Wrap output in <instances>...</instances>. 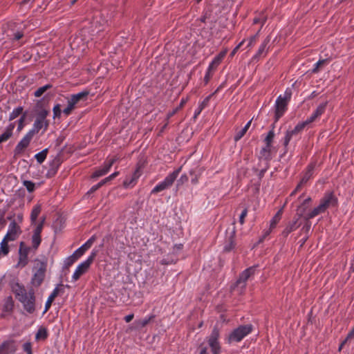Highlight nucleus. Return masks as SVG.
Masks as SVG:
<instances>
[{
	"label": "nucleus",
	"mask_w": 354,
	"mask_h": 354,
	"mask_svg": "<svg viewBox=\"0 0 354 354\" xmlns=\"http://www.w3.org/2000/svg\"><path fill=\"white\" fill-rule=\"evenodd\" d=\"M312 123L311 122L309 121L308 119H307L306 121H304V122H299L298 123L295 127V129L298 132V133H300L301 131L304 130V129L309 124Z\"/></svg>",
	"instance_id": "09e8293b"
},
{
	"label": "nucleus",
	"mask_w": 354,
	"mask_h": 354,
	"mask_svg": "<svg viewBox=\"0 0 354 354\" xmlns=\"http://www.w3.org/2000/svg\"><path fill=\"white\" fill-rule=\"evenodd\" d=\"M308 208V205L305 204L304 202L297 207V213L295 216L299 219L304 216L306 209Z\"/></svg>",
	"instance_id": "79ce46f5"
},
{
	"label": "nucleus",
	"mask_w": 354,
	"mask_h": 354,
	"mask_svg": "<svg viewBox=\"0 0 354 354\" xmlns=\"http://www.w3.org/2000/svg\"><path fill=\"white\" fill-rule=\"evenodd\" d=\"M310 227H311V223L309 221V220H306V222L305 223L304 225L301 228V232H304L308 235V234L310 232Z\"/></svg>",
	"instance_id": "6e6d98bb"
},
{
	"label": "nucleus",
	"mask_w": 354,
	"mask_h": 354,
	"mask_svg": "<svg viewBox=\"0 0 354 354\" xmlns=\"http://www.w3.org/2000/svg\"><path fill=\"white\" fill-rule=\"evenodd\" d=\"M15 127V122H12V123H10L8 124V126L6 128V132L8 133L9 134H10L11 136H12L13 134V130Z\"/></svg>",
	"instance_id": "774afa93"
},
{
	"label": "nucleus",
	"mask_w": 354,
	"mask_h": 354,
	"mask_svg": "<svg viewBox=\"0 0 354 354\" xmlns=\"http://www.w3.org/2000/svg\"><path fill=\"white\" fill-rule=\"evenodd\" d=\"M272 160L271 156V147H268L266 145L263 147L260 151V154L259 156V166H261V163L268 162L270 163V161Z\"/></svg>",
	"instance_id": "6ab92c4d"
},
{
	"label": "nucleus",
	"mask_w": 354,
	"mask_h": 354,
	"mask_svg": "<svg viewBox=\"0 0 354 354\" xmlns=\"http://www.w3.org/2000/svg\"><path fill=\"white\" fill-rule=\"evenodd\" d=\"M182 166L175 169L173 172L169 174L163 181L158 183L151 191V194H157L163 190L167 189L172 186L174 181L176 180L180 172L181 171Z\"/></svg>",
	"instance_id": "20e7f679"
},
{
	"label": "nucleus",
	"mask_w": 354,
	"mask_h": 354,
	"mask_svg": "<svg viewBox=\"0 0 354 354\" xmlns=\"http://www.w3.org/2000/svg\"><path fill=\"white\" fill-rule=\"evenodd\" d=\"M10 288L18 301L24 295H26V290L24 286L20 284L18 281H12Z\"/></svg>",
	"instance_id": "dca6fc26"
},
{
	"label": "nucleus",
	"mask_w": 354,
	"mask_h": 354,
	"mask_svg": "<svg viewBox=\"0 0 354 354\" xmlns=\"http://www.w3.org/2000/svg\"><path fill=\"white\" fill-rule=\"evenodd\" d=\"M325 209L319 205L317 207H315L311 212H310L308 214H306L304 218L306 220H309L317 216L321 213H324Z\"/></svg>",
	"instance_id": "7c9ffc66"
},
{
	"label": "nucleus",
	"mask_w": 354,
	"mask_h": 354,
	"mask_svg": "<svg viewBox=\"0 0 354 354\" xmlns=\"http://www.w3.org/2000/svg\"><path fill=\"white\" fill-rule=\"evenodd\" d=\"M155 317V315H151L149 317H145V319H136L134 322L136 329L139 330L145 327L149 323L153 321Z\"/></svg>",
	"instance_id": "a878e982"
},
{
	"label": "nucleus",
	"mask_w": 354,
	"mask_h": 354,
	"mask_svg": "<svg viewBox=\"0 0 354 354\" xmlns=\"http://www.w3.org/2000/svg\"><path fill=\"white\" fill-rule=\"evenodd\" d=\"M53 88V84H47L43 86L38 88L33 93L35 97H40L45 93H48L47 91Z\"/></svg>",
	"instance_id": "473e14b6"
},
{
	"label": "nucleus",
	"mask_w": 354,
	"mask_h": 354,
	"mask_svg": "<svg viewBox=\"0 0 354 354\" xmlns=\"http://www.w3.org/2000/svg\"><path fill=\"white\" fill-rule=\"evenodd\" d=\"M64 285L62 283H59L51 292V294L49 295L46 304H45V309L43 312V314L46 313L50 308L53 302L54 301L55 299L59 295L60 292H64Z\"/></svg>",
	"instance_id": "4468645a"
},
{
	"label": "nucleus",
	"mask_w": 354,
	"mask_h": 354,
	"mask_svg": "<svg viewBox=\"0 0 354 354\" xmlns=\"http://www.w3.org/2000/svg\"><path fill=\"white\" fill-rule=\"evenodd\" d=\"M221 86H222L221 85L219 87L217 88V89L213 93L210 94L209 95H208L203 100V101L199 105V107H201V110H203L204 108H205L208 105V103H209V100L212 97V96H213L214 94H216L219 91V89L221 88Z\"/></svg>",
	"instance_id": "c03bdc74"
},
{
	"label": "nucleus",
	"mask_w": 354,
	"mask_h": 354,
	"mask_svg": "<svg viewBox=\"0 0 354 354\" xmlns=\"http://www.w3.org/2000/svg\"><path fill=\"white\" fill-rule=\"evenodd\" d=\"M31 248H24L23 250H19V261L18 266L24 268L28 263V253L31 250Z\"/></svg>",
	"instance_id": "412c9836"
},
{
	"label": "nucleus",
	"mask_w": 354,
	"mask_h": 354,
	"mask_svg": "<svg viewBox=\"0 0 354 354\" xmlns=\"http://www.w3.org/2000/svg\"><path fill=\"white\" fill-rule=\"evenodd\" d=\"M189 180L188 176L187 174H183L180 178L177 180L176 187H178L183 184L187 183Z\"/></svg>",
	"instance_id": "5fc2aeb1"
},
{
	"label": "nucleus",
	"mask_w": 354,
	"mask_h": 354,
	"mask_svg": "<svg viewBox=\"0 0 354 354\" xmlns=\"http://www.w3.org/2000/svg\"><path fill=\"white\" fill-rule=\"evenodd\" d=\"M48 153V149L46 148V149H43L41 151L35 154V158L37 160V162L39 164L43 163L47 157Z\"/></svg>",
	"instance_id": "4c0bfd02"
},
{
	"label": "nucleus",
	"mask_w": 354,
	"mask_h": 354,
	"mask_svg": "<svg viewBox=\"0 0 354 354\" xmlns=\"http://www.w3.org/2000/svg\"><path fill=\"white\" fill-rule=\"evenodd\" d=\"M14 308V300L12 296H8L5 299L3 304V310L7 313L12 311Z\"/></svg>",
	"instance_id": "2f4dec72"
},
{
	"label": "nucleus",
	"mask_w": 354,
	"mask_h": 354,
	"mask_svg": "<svg viewBox=\"0 0 354 354\" xmlns=\"http://www.w3.org/2000/svg\"><path fill=\"white\" fill-rule=\"evenodd\" d=\"M97 254V250H93L88 259L84 262L81 263L76 268L73 275V279L74 281L78 280L82 275L87 272L90 266L93 263Z\"/></svg>",
	"instance_id": "423d86ee"
},
{
	"label": "nucleus",
	"mask_w": 354,
	"mask_h": 354,
	"mask_svg": "<svg viewBox=\"0 0 354 354\" xmlns=\"http://www.w3.org/2000/svg\"><path fill=\"white\" fill-rule=\"evenodd\" d=\"M50 111H44L41 113L39 115H36V119L33 124V127L29 131L32 133L34 136L39 133V131L43 129V123L44 122V119L48 115Z\"/></svg>",
	"instance_id": "f8f14e48"
},
{
	"label": "nucleus",
	"mask_w": 354,
	"mask_h": 354,
	"mask_svg": "<svg viewBox=\"0 0 354 354\" xmlns=\"http://www.w3.org/2000/svg\"><path fill=\"white\" fill-rule=\"evenodd\" d=\"M292 136L288 133V131H287L286 133V136H285V138H284V142H283V145L285 147V148H286L292 138Z\"/></svg>",
	"instance_id": "338daca9"
},
{
	"label": "nucleus",
	"mask_w": 354,
	"mask_h": 354,
	"mask_svg": "<svg viewBox=\"0 0 354 354\" xmlns=\"http://www.w3.org/2000/svg\"><path fill=\"white\" fill-rule=\"evenodd\" d=\"M28 115V111H24V113H23L22 115L19 118V119L17 120V131L20 132L25 127V121L26 119V117Z\"/></svg>",
	"instance_id": "ea45409f"
},
{
	"label": "nucleus",
	"mask_w": 354,
	"mask_h": 354,
	"mask_svg": "<svg viewBox=\"0 0 354 354\" xmlns=\"http://www.w3.org/2000/svg\"><path fill=\"white\" fill-rule=\"evenodd\" d=\"M78 258L79 257L73 252L72 255L66 259L64 268L68 269L78 259Z\"/></svg>",
	"instance_id": "58836bf2"
},
{
	"label": "nucleus",
	"mask_w": 354,
	"mask_h": 354,
	"mask_svg": "<svg viewBox=\"0 0 354 354\" xmlns=\"http://www.w3.org/2000/svg\"><path fill=\"white\" fill-rule=\"evenodd\" d=\"M259 31H260V30L254 35L250 37L249 43L248 45V47L253 46V44L257 41V39L259 37Z\"/></svg>",
	"instance_id": "e2e57ef3"
},
{
	"label": "nucleus",
	"mask_w": 354,
	"mask_h": 354,
	"mask_svg": "<svg viewBox=\"0 0 354 354\" xmlns=\"http://www.w3.org/2000/svg\"><path fill=\"white\" fill-rule=\"evenodd\" d=\"M17 351L14 340L4 341L0 345V354L14 353Z\"/></svg>",
	"instance_id": "a211bd4d"
},
{
	"label": "nucleus",
	"mask_w": 354,
	"mask_h": 354,
	"mask_svg": "<svg viewBox=\"0 0 354 354\" xmlns=\"http://www.w3.org/2000/svg\"><path fill=\"white\" fill-rule=\"evenodd\" d=\"M234 237H235V232L233 231L232 234L228 238V243H226L224 246L223 250L225 252H229L232 249H234V248L235 246Z\"/></svg>",
	"instance_id": "72a5a7b5"
},
{
	"label": "nucleus",
	"mask_w": 354,
	"mask_h": 354,
	"mask_svg": "<svg viewBox=\"0 0 354 354\" xmlns=\"http://www.w3.org/2000/svg\"><path fill=\"white\" fill-rule=\"evenodd\" d=\"M283 213V207L277 211L275 215L273 216L272 220L270 221V229L272 230L274 228L277 224L279 222L281 218V215Z\"/></svg>",
	"instance_id": "f704fd0d"
},
{
	"label": "nucleus",
	"mask_w": 354,
	"mask_h": 354,
	"mask_svg": "<svg viewBox=\"0 0 354 354\" xmlns=\"http://www.w3.org/2000/svg\"><path fill=\"white\" fill-rule=\"evenodd\" d=\"M21 233L22 230L21 227L17 223L16 220H13L9 225L8 230L6 236L14 241L18 239Z\"/></svg>",
	"instance_id": "9b49d317"
},
{
	"label": "nucleus",
	"mask_w": 354,
	"mask_h": 354,
	"mask_svg": "<svg viewBox=\"0 0 354 354\" xmlns=\"http://www.w3.org/2000/svg\"><path fill=\"white\" fill-rule=\"evenodd\" d=\"M89 91L84 90L77 94L72 95L71 99L77 104L80 101H86L87 100Z\"/></svg>",
	"instance_id": "bb28decb"
},
{
	"label": "nucleus",
	"mask_w": 354,
	"mask_h": 354,
	"mask_svg": "<svg viewBox=\"0 0 354 354\" xmlns=\"http://www.w3.org/2000/svg\"><path fill=\"white\" fill-rule=\"evenodd\" d=\"M327 104L328 102L320 104L312 115L308 118L309 121L313 122L317 118L321 116L325 112Z\"/></svg>",
	"instance_id": "5701e85b"
},
{
	"label": "nucleus",
	"mask_w": 354,
	"mask_h": 354,
	"mask_svg": "<svg viewBox=\"0 0 354 354\" xmlns=\"http://www.w3.org/2000/svg\"><path fill=\"white\" fill-rule=\"evenodd\" d=\"M299 218L294 216L293 220L292 221H289L286 225L284 230L282 231L281 234L284 237H287L289 234L292 232L296 230L299 226L300 223H299Z\"/></svg>",
	"instance_id": "f3484780"
},
{
	"label": "nucleus",
	"mask_w": 354,
	"mask_h": 354,
	"mask_svg": "<svg viewBox=\"0 0 354 354\" xmlns=\"http://www.w3.org/2000/svg\"><path fill=\"white\" fill-rule=\"evenodd\" d=\"M274 137V133L273 130H270L268 133L267 136L264 139V142L266 143V145L268 147H272V142L273 141Z\"/></svg>",
	"instance_id": "a18cd8bd"
},
{
	"label": "nucleus",
	"mask_w": 354,
	"mask_h": 354,
	"mask_svg": "<svg viewBox=\"0 0 354 354\" xmlns=\"http://www.w3.org/2000/svg\"><path fill=\"white\" fill-rule=\"evenodd\" d=\"M12 136H11L10 134H9L7 132H4L1 135H0V144L3 142H6L8 140H9Z\"/></svg>",
	"instance_id": "0e129e2a"
},
{
	"label": "nucleus",
	"mask_w": 354,
	"mask_h": 354,
	"mask_svg": "<svg viewBox=\"0 0 354 354\" xmlns=\"http://www.w3.org/2000/svg\"><path fill=\"white\" fill-rule=\"evenodd\" d=\"M33 137L34 135L30 131L24 136L14 149V156L15 157L19 156L24 153V150L29 146Z\"/></svg>",
	"instance_id": "0eeeda50"
},
{
	"label": "nucleus",
	"mask_w": 354,
	"mask_h": 354,
	"mask_svg": "<svg viewBox=\"0 0 354 354\" xmlns=\"http://www.w3.org/2000/svg\"><path fill=\"white\" fill-rule=\"evenodd\" d=\"M259 167H261V169L259 171L258 177H259V180H261L263 178V177L264 176L265 173L269 168L270 163H268V162H264L263 164L261 163V166H259Z\"/></svg>",
	"instance_id": "49530a36"
},
{
	"label": "nucleus",
	"mask_w": 354,
	"mask_h": 354,
	"mask_svg": "<svg viewBox=\"0 0 354 354\" xmlns=\"http://www.w3.org/2000/svg\"><path fill=\"white\" fill-rule=\"evenodd\" d=\"M31 242H32L31 248H32L35 251H36L38 249V248L41 242V235L36 234L33 233L32 238H31Z\"/></svg>",
	"instance_id": "c9c22d12"
},
{
	"label": "nucleus",
	"mask_w": 354,
	"mask_h": 354,
	"mask_svg": "<svg viewBox=\"0 0 354 354\" xmlns=\"http://www.w3.org/2000/svg\"><path fill=\"white\" fill-rule=\"evenodd\" d=\"M248 207H245L243 210L242 211L240 216H239V223L241 225H243L245 222V218L248 214Z\"/></svg>",
	"instance_id": "052dcab7"
},
{
	"label": "nucleus",
	"mask_w": 354,
	"mask_h": 354,
	"mask_svg": "<svg viewBox=\"0 0 354 354\" xmlns=\"http://www.w3.org/2000/svg\"><path fill=\"white\" fill-rule=\"evenodd\" d=\"M329 62L328 59H324L319 60L313 69L312 70V73H317L319 71L320 68H322L324 65L327 64Z\"/></svg>",
	"instance_id": "37998d69"
},
{
	"label": "nucleus",
	"mask_w": 354,
	"mask_h": 354,
	"mask_svg": "<svg viewBox=\"0 0 354 354\" xmlns=\"http://www.w3.org/2000/svg\"><path fill=\"white\" fill-rule=\"evenodd\" d=\"M104 185H105L104 181L102 180L100 182H99L97 185H93L87 192L86 195H91V194L96 192L97 189H99L101 187H102Z\"/></svg>",
	"instance_id": "603ef678"
},
{
	"label": "nucleus",
	"mask_w": 354,
	"mask_h": 354,
	"mask_svg": "<svg viewBox=\"0 0 354 354\" xmlns=\"http://www.w3.org/2000/svg\"><path fill=\"white\" fill-rule=\"evenodd\" d=\"M23 349L27 353L32 352L31 342H27L24 343L23 345Z\"/></svg>",
	"instance_id": "69168bd1"
},
{
	"label": "nucleus",
	"mask_w": 354,
	"mask_h": 354,
	"mask_svg": "<svg viewBox=\"0 0 354 354\" xmlns=\"http://www.w3.org/2000/svg\"><path fill=\"white\" fill-rule=\"evenodd\" d=\"M24 113L23 106H17L14 109V110L10 113L9 115V121H12L19 117V115H22Z\"/></svg>",
	"instance_id": "e433bc0d"
},
{
	"label": "nucleus",
	"mask_w": 354,
	"mask_h": 354,
	"mask_svg": "<svg viewBox=\"0 0 354 354\" xmlns=\"http://www.w3.org/2000/svg\"><path fill=\"white\" fill-rule=\"evenodd\" d=\"M63 160L61 158L60 153H58L50 162L49 169L46 173L47 178H52L55 176L58 169Z\"/></svg>",
	"instance_id": "9d476101"
},
{
	"label": "nucleus",
	"mask_w": 354,
	"mask_h": 354,
	"mask_svg": "<svg viewBox=\"0 0 354 354\" xmlns=\"http://www.w3.org/2000/svg\"><path fill=\"white\" fill-rule=\"evenodd\" d=\"M312 123L311 122L309 121L308 119H307L306 121H304V122H299L298 123L295 127V129L298 132V133H300L301 131L304 130V129L309 124Z\"/></svg>",
	"instance_id": "8fccbe9b"
},
{
	"label": "nucleus",
	"mask_w": 354,
	"mask_h": 354,
	"mask_svg": "<svg viewBox=\"0 0 354 354\" xmlns=\"http://www.w3.org/2000/svg\"><path fill=\"white\" fill-rule=\"evenodd\" d=\"M53 95V93H47L41 99L37 100L33 109L36 115H39L44 111H49L47 108L48 106L50 97Z\"/></svg>",
	"instance_id": "6e6552de"
},
{
	"label": "nucleus",
	"mask_w": 354,
	"mask_h": 354,
	"mask_svg": "<svg viewBox=\"0 0 354 354\" xmlns=\"http://www.w3.org/2000/svg\"><path fill=\"white\" fill-rule=\"evenodd\" d=\"M292 96V91L290 88H288L284 93V96L282 97V100H284L286 102H289L291 99Z\"/></svg>",
	"instance_id": "13d9d810"
},
{
	"label": "nucleus",
	"mask_w": 354,
	"mask_h": 354,
	"mask_svg": "<svg viewBox=\"0 0 354 354\" xmlns=\"http://www.w3.org/2000/svg\"><path fill=\"white\" fill-rule=\"evenodd\" d=\"M267 20V17L262 12L260 14V16L258 17H255L253 19V24H257L259 23L261 24V26L266 23Z\"/></svg>",
	"instance_id": "3c124183"
},
{
	"label": "nucleus",
	"mask_w": 354,
	"mask_h": 354,
	"mask_svg": "<svg viewBox=\"0 0 354 354\" xmlns=\"http://www.w3.org/2000/svg\"><path fill=\"white\" fill-rule=\"evenodd\" d=\"M247 131L245 129L243 128L241 130H240L239 131H238L236 135L234 136V141L235 142H237L238 140H239L245 133H246Z\"/></svg>",
	"instance_id": "4d7b16f0"
},
{
	"label": "nucleus",
	"mask_w": 354,
	"mask_h": 354,
	"mask_svg": "<svg viewBox=\"0 0 354 354\" xmlns=\"http://www.w3.org/2000/svg\"><path fill=\"white\" fill-rule=\"evenodd\" d=\"M35 261L36 263L35 268L37 270L31 278L30 283L33 287L39 288L45 279L47 269V261L35 259Z\"/></svg>",
	"instance_id": "f03ea898"
},
{
	"label": "nucleus",
	"mask_w": 354,
	"mask_h": 354,
	"mask_svg": "<svg viewBox=\"0 0 354 354\" xmlns=\"http://www.w3.org/2000/svg\"><path fill=\"white\" fill-rule=\"evenodd\" d=\"M23 185L26 187L27 191L29 193L33 192L35 189V184L30 180H24Z\"/></svg>",
	"instance_id": "de8ad7c7"
},
{
	"label": "nucleus",
	"mask_w": 354,
	"mask_h": 354,
	"mask_svg": "<svg viewBox=\"0 0 354 354\" xmlns=\"http://www.w3.org/2000/svg\"><path fill=\"white\" fill-rule=\"evenodd\" d=\"M189 173V175L192 176V178L191 179L192 183L194 185L196 184L198 182L199 175L196 174L195 171L194 170H190Z\"/></svg>",
	"instance_id": "bf43d9fd"
},
{
	"label": "nucleus",
	"mask_w": 354,
	"mask_h": 354,
	"mask_svg": "<svg viewBox=\"0 0 354 354\" xmlns=\"http://www.w3.org/2000/svg\"><path fill=\"white\" fill-rule=\"evenodd\" d=\"M288 102L282 100V96L279 95L275 104V111H274V122H277L281 117L284 114L286 111L287 110Z\"/></svg>",
	"instance_id": "1a4fd4ad"
},
{
	"label": "nucleus",
	"mask_w": 354,
	"mask_h": 354,
	"mask_svg": "<svg viewBox=\"0 0 354 354\" xmlns=\"http://www.w3.org/2000/svg\"><path fill=\"white\" fill-rule=\"evenodd\" d=\"M41 211V205L37 204L35 206H34L33 209H32L31 214H30V223L32 225L36 224L37 218Z\"/></svg>",
	"instance_id": "c85d7f7f"
},
{
	"label": "nucleus",
	"mask_w": 354,
	"mask_h": 354,
	"mask_svg": "<svg viewBox=\"0 0 354 354\" xmlns=\"http://www.w3.org/2000/svg\"><path fill=\"white\" fill-rule=\"evenodd\" d=\"M119 157L117 156H114L113 158L107 160L104 162V165L102 168L108 173V171L110 170L111 167L113 166V165L119 160Z\"/></svg>",
	"instance_id": "a19ab883"
},
{
	"label": "nucleus",
	"mask_w": 354,
	"mask_h": 354,
	"mask_svg": "<svg viewBox=\"0 0 354 354\" xmlns=\"http://www.w3.org/2000/svg\"><path fill=\"white\" fill-rule=\"evenodd\" d=\"M257 267V266H253L243 270L239 274L236 282L231 286V291H236L239 294H242L246 288L248 279L254 274Z\"/></svg>",
	"instance_id": "f257e3e1"
},
{
	"label": "nucleus",
	"mask_w": 354,
	"mask_h": 354,
	"mask_svg": "<svg viewBox=\"0 0 354 354\" xmlns=\"http://www.w3.org/2000/svg\"><path fill=\"white\" fill-rule=\"evenodd\" d=\"M220 330L217 326H214L211 334L207 337V343L212 354H220L221 346L219 342Z\"/></svg>",
	"instance_id": "39448f33"
},
{
	"label": "nucleus",
	"mask_w": 354,
	"mask_h": 354,
	"mask_svg": "<svg viewBox=\"0 0 354 354\" xmlns=\"http://www.w3.org/2000/svg\"><path fill=\"white\" fill-rule=\"evenodd\" d=\"M271 40L270 35H268L266 39L263 40L262 44L259 48V50L256 55L254 56V59H258L262 56H265L268 50L269 47H268V45L269 44L270 41Z\"/></svg>",
	"instance_id": "aec40b11"
},
{
	"label": "nucleus",
	"mask_w": 354,
	"mask_h": 354,
	"mask_svg": "<svg viewBox=\"0 0 354 354\" xmlns=\"http://www.w3.org/2000/svg\"><path fill=\"white\" fill-rule=\"evenodd\" d=\"M19 301H20L25 311L29 314H32L36 310V299L30 298L28 296L24 295L21 297Z\"/></svg>",
	"instance_id": "ddd939ff"
},
{
	"label": "nucleus",
	"mask_w": 354,
	"mask_h": 354,
	"mask_svg": "<svg viewBox=\"0 0 354 354\" xmlns=\"http://www.w3.org/2000/svg\"><path fill=\"white\" fill-rule=\"evenodd\" d=\"M319 205L326 211L330 205L333 207L337 205V198L334 196L333 192L326 194L321 199Z\"/></svg>",
	"instance_id": "2eb2a0df"
},
{
	"label": "nucleus",
	"mask_w": 354,
	"mask_h": 354,
	"mask_svg": "<svg viewBox=\"0 0 354 354\" xmlns=\"http://www.w3.org/2000/svg\"><path fill=\"white\" fill-rule=\"evenodd\" d=\"M227 53V50H223L217 55L209 66V71H212L216 68V67L221 64L222 59L225 57Z\"/></svg>",
	"instance_id": "393cba45"
},
{
	"label": "nucleus",
	"mask_w": 354,
	"mask_h": 354,
	"mask_svg": "<svg viewBox=\"0 0 354 354\" xmlns=\"http://www.w3.org/2000/svg\"><path fill=\"white\" fill-rule=\"evenodd\" d=\"M95 239L96 238L95 235L92 236L84 244H83L74 252L75 254L77 255L79 258L82 256L84 252L91 247L95 241Z\"/></svg>",
	"instance_id": "4be33fe9"
},
{
	"label": "nucleus",
	"mask_w": 354,
	"mask_h": 354,
	"mask_svg": "<svg viewBox=\"0 0 354 354\" xmlns=\"http://www.w3.org/2000/svg\"><path fill=\"white\" fill-rule=\"evenodd\" d=\"M48 337V330L44 326H40L35 335V339L37 341H45Z\"/></svg>",
	"instance_id": "cd10ccee"
},
{
	"label": "nucleus",
	"mask_w": 354,
	"mask_h": 354,
	"mask_svg": "<svg viewBox=\"0 0 354 354\" xmlns=\"http://www.w3.org/2000/svg\"><path fill=\"white\" fill-rule=\"evenodd\" d=\"M253 330L252 324L240 325L234 328L227 337V342H239Z\"/></svg>",
	"instance_id": "7ed1b4c3"
},
{
	"label": "nucleus",
	"mask_w": 354,
	"mask_h": 354,
	"mask_svg": "<svg viewBox=\"0 0 354 354\" xmlns=\"http://www.w3.org/2000/svg\"><path fill=\"white\" fill-rule=\"evenodd\" d=\"M106 173V171L102 167L100 169H97L96 171H95L92 175H91V178H99L102 176H104L105 175Z\"/></svg>",
	"instance_id": "864d4df0"
},
{
	"label": "nucleus",
	"mask_w": 354,
	"mask_h": 354,
	"mask_svg": "<svg viewBox=\"0 0 354 354\" xmlns=\"http://www.w3.org/2000/svg\"><path fill=\"white\" fill-rule=\"evenodd\" d=\"M12 241L10 239L7 237L6 236H4L3 239L1 243V247H0V252H1L2 255L6 256L9 253L10 248L8 245V242Z\"/></svg>",
	"instance_id": "c756f323"
},
{
	"label": "nucleus",
	"mask_w": 354,
	"mask_h": 354,
	"mask_svg": "<svg viewBox=\"0 0 354 354\" xmlns=\"http://www.w3.org/2000/svg\"><path fill=\"white\" fill-rule=\"evenodd\" d=\"M53 114H54V118H59L61 116V113H62V111H61V109H60V105L59 104H56L54 107H53Z\"/></svg>",
	"instance_id": "680f3d73"
},
{
	"label": "nucleus",
	"mask_w": 354,
	"mask_h": 354,
	"mask_svg": "<svg viewBox=\"0 0 354 354\" xmlns=\"http://www.w3.org/2000/svg\"><path fill=\"white\" fill-rule=\"evenodd\" d=\"M315 166H316L315 162H312L308 165L306 170L304 172V176L301 179V183H307V182L313 176Z\"/></svg>",
	"instance_id": "b1692460"
}]
</instances>
